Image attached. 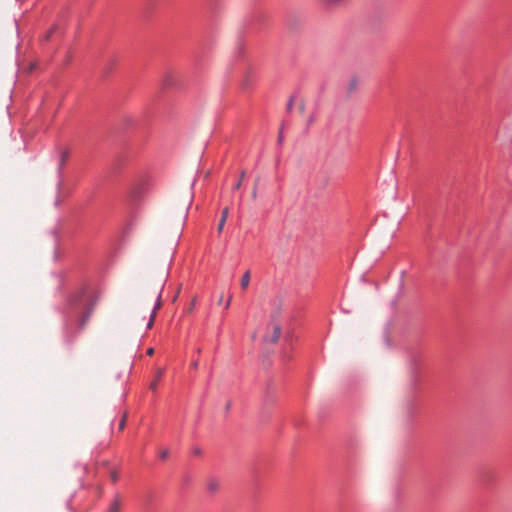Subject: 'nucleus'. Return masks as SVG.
Instances as JSON below:
<instances>
[{"instance_id":"obj_1","label":"nucleus","mask_w":512,"mask_h":512,"mask_svg":"<svg viewBox=\"0 0 512 512\" xmlns=\"http://www.w3.org/2000/svg\"><path fill=\"white\" fill-rule=\"evenodd\" d=\"M96 305V301L95 300H90V302L87 304L86 306V309H85V313L84 315L80 318L79 320V327L80 329H83L90 317V315L92 314L93 312V309Z\"/></svg>"},{"instance_id":"obj_2","label":"nucleus","mask_w":512,"mask_h":512,"mask_svg":"<svg viewBox=\"0 0 512 512\" xmlns=\"http://www.w3.org/2000/svg\"><path fill=\"white\" fill-rule=\"evenodd\" d=\"M281 335V326L277 323H272V334L266 335L264 337V340L266 342H271L273 344L277 343Z\"/></svg>"},{"instance_id":"obj_3","label":"nucleus","mask_w":512,"mask_h":512,"mask_svg":"<svg viewBox=\"0 0 512 512\" xmlns=\"http://www.w3.org/2000/svg\"><path fill=\"white\" fill-rule=\"evenodd\" d=\"M161 307V293L159 292L158 295H157V301H156V304H155V307L150 315V320L148 322V325H147V328L150 329L152 328L153 326V323H154V319L156 317V313L157 311L160 309Z\"/></svg>"},{"instance_id":"obj_4","label":"nucleus","mask_w":512,"mask_h":512,"mask_svg":"<svg viewBox=\"0 0 512 512\" xmlns=\"http://www.w3.org/2000/svg\"><path fill=\"white\" fill-rule=\"evenodd\" d=\"M228 214H229V209H228V207H225V208L222 210V212H221V219H220V221H219V223H218V226H217V230H218L219 232H221V231L223 230L224 225H225V223H226V220H227V218H228Z\"/></svg>"},{"instance_id":"obj_5","label":"nucleus","mask_w":512,"mask_h":512,"mask_svg":"<svg viewBox=\"0 0 512 512\" xmlns=\"http://www.w3.org/2000/svg\"><path fill=\"white\" fill-rule=\"evenodd\" d=\"M121 510V499L120 497L117 495L113 502L110 504L109 508H108V512H120Z\"/></svg>"},{"instance_id":"obj_6","label":"nucleus","mask_w":512,"mask_h":512,"mask_svg":"<svg viewBox=\"0 0 512 512\" xmlns=\"http://www.w3.org/2000/svg\"><path fill=\"white\" fill-rule=\"evenodd\" d=\"M250 280H251V273L249 270H247L242 278H241V282H240V285H241V288L242 289H247L249 284H250Z\"/></svg>"},{"instance_id":"obj_7","label":"nucleus","mask_w":512,"mask_h":512,"mask_svg":"<svg viewBox=\"0 0 512 512\" xmlns=\"http://www.w3.org/2000/svg\"><path fill=\"white\" fill-rule=\"evenodd\" d=\"M59 157V168L61 169L69 158V151L67 149L61 150Z\"/></svg>"},{"instance_id":"obj_8","label":"nucleus","mask_w":512,"mask_h":512,"mask_svg":"<svg viewBox=\"0 0 512 512\" xmlns=\"http://www.w3.org/2000/svg\"><path fill=\"white\" fill-rule=\"evenodd\" d=\"M162 375H163V369L159 368L157 370L155 380L153 382H151V384H150V389L151 390L155 391L157 389L158 380L161 378Z\"/></svg>"},{"instance_id":"obj_9","label":"nucleus","mask_w":512,"mask_h":512,"mask_svg":"<svg viewBox=\"0 0 512 512\" xmlns=\"http://www.w3.org/2000/svg\"><path fill=\"white\" fill-rule=\"evenodd\" d=\"M207 488L211 492H216L219 488V482L215 479H211L207 483Z\"/></svg>"},{"instance_id":"obj_10","label":"nucleus","mask_w":512,"mask_h":512,"mask_svg":"<svg viewBox=\"0 0 512 512\" xmlns=\"http://www.w3.org/2000/svg\"><path fill=\"white\" fill-rule=\"evenodd\" d=\"M320 1L325 6L335 7V6L340 5L345 0H320Z\"/></svg>"},{"instance_id":"obj_11","label":"nucleus","mask_w":512,"mask_h":512,"mask_svg":"<svg viewBox=\"0 0 512 512\" xmlns=\"http://www.w3.org/2000/svg\"><path fill=\"white\" fill-rule=\"evenodd\" d=\"M244 176H245V172H244V171H242V172H241V174H240V178H239V180H237V183H236V184H235V186H234V189H235V190L240 189V187H241V185H242V181H243Z\"/></svg>"},{"instance_id":"obj_12","label":"nucleus","mask_w":512,"mask_h":512,"mask_svg":"<svg viewBox=\"0 0 512 512\" xmlns=\"http://www.w3.org/2000/svg\"><path fill=\"white\" fill-rule=\"evenodd\" d=\"M195 304H196V298H193L191 303H190V305H189V307L186 309V313H188V314L193 313L194 308H195Z\"/></svg>"},{"instance_id":"obj_13","label":"nucleus","mask_w":512,"mask_h":512,"mask_svg":"<svg viewBox=\"0 0 512 512\" xmlns=\"http://www.w3.org/2000/svg\"><path fill=\"white\" fill-rule=\"evenodd\" d=\"M168 455H169V450H168V449H163V450H161V451H160V453H159V457H160L162 460L166 459V458L168 457Z\"/></svg>"},{"instance_id":"obj_14","label":"nucleus","mask_w":512,"mask_h":512,"mask_svg":"<svg viewBox=\"0 0 512 512\" xmlns=\"http://www.w3.org/2000/svg\"><path fill=\"white\" fill-rule=\"evenodd\" d=\"M126 424V416L124 415L119 423V430H123Z\"/></svg>"},{"instance_id":"obj_15","label":"nucleus","mask_w":512,"mask_h":512,"mask_svg":"<svg viewBox=\"0 0 512 512\" xmlns=\"http://www.w3.org/2000/svg\"><path fill=\"white\" fill-rule=\"evenodd\" d=\"M118 477H119V476H118V473H117L116 471H112V472L110 473V478H111V480H112L113 482H116V481L118 480Z\"/></svg>"},{"instance_id":"obj_16","label":"nucleus","mask_w":512,"mask_h":512,"mask_svg":"<svg viewBox=\"0 0 512 512\" xmlns=\"http://www.w3.org/2000/svg\"><path fill=\"white\" fill-rule=\"evenodd\" d=\"M248 85H249V78H248V77H246V78L243 80V82H242V87H243V89H246V88L248 87Z\"/></svg>"},{"instance_id":"obj_17","label":"nucleus","mask_w":512,"mask_h":512,"mask_svg":"<svg viewBox=\"0 0 512 512\" xmlns=\"http://www.w3.org/2000/svg\"><path fill=\"white\" fill-rule=\"evenodd\" d=\"M191 368H193V369H197V368H198V361H193V362L191 363Z\"/></svg>"},{"instance_id":"obj_18","label":"nucleus","mask_w":512,"mask_h":512,"mask_svg":"<svg viewBox=\"0 0 512 512\" xmlns=\"http://www.w3.org/2000/svg\"><path fill=\"white\" fill-rule=\"evenodd\" d=\"M256 197H257V189H256V187H254V189L252 191V198L256 199Z\"/></svg>"},{"instance_id":"obj_19","label":"nucleus","mask_w":512,"mask_h":512,"mask_svg":"<svg viewBox=\"0 0 512 512\" xmlns=\"http://www.w3.org/2000/svg\"><path fill=\"white\" fill-rule=\"evenodd\" d=\"M350 85H351V88H355L357 85V81L355 79L351 80Z\"/></svg>"},{"instance_id":"obj_20","label":"nucleus","mask_w":512,"mask_h":512,"mask_svg":"<svg viewBox=\"0 0 512 512\" xmlns=\"http://www.w3.org/2000/svg\"><path fill=\"white\" fill-rule=\"evenodd\" d=\"M53 30H54V28L46 34V36H45L46 39H49L51 37Z\"/></svg>"},{"instance_id":"obj_21","label":"nucleus","mask_w":512,"mask_h":512,"mask_svg":"<svg viewBox=\"0 0 512 512\" xmlns=\"http://www.w3.org/2000/svg\"><path fill=\"white\" fill-rule=\"evenodd\" d=\"M153 353H154V349H153V348H149V349L147 350V354H148V355H152Z\"/></svg>"},{"instance_id":"obj_22","label":"nucleus","mask_w":512,"mask_h":512,"mask_svg":"<svg viewBox=\"0 0 512 512\" xmlns=\"http://www.w3.org/2000/svg\"><path fill=\"white\" fill-rule=\"evenodd\" d=\"M230 303H231V297H229L228 301L225 302L226 308H228L230 306Z\"/></svg>"},{"instance_id":"obj_23","label":"nucleus","mask_w":512,"mask_h":512,"mask_svg":"<svg viewBox=\"0 0 512 512\" xmlns=\"http://www.w3.org/2000/svg\"><path fill=\"white\" fill-rule=\"evenodd\" d=\"M194 454L199 455L200 454V450L199 449H195Z\"/></svg>"},{"instance_id":"obj_24","label":"nucleus","mask_w":512,"mask_h":512,"mask_svg":"<svg viewBox=\"0 0 512 512\" xmlns=\"http://www.w3.org/2000/svg\"><path fill=\"white\" fill-rule=\"evenodd\" d=\"M230 406H231V403H230V402H228V403L226 404V409H227V410H229Z\"/></svg>"},{"instance_id":"obj_25","label":"nucleus","mask_w":512,"mask_h":512,"mask_svg":"<svg viewBox=\"0 0 512 512\" xmlns=\"http://www.w3.org/2000/svg\"><path fill=\"white\" fill-rule=\"evenodd\" d=\"M197 353L200 354L201 353V348H198L197 349Z\"/></svg>"}]
</instances>
